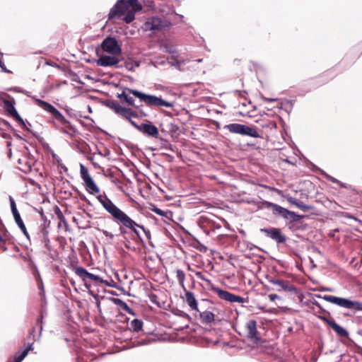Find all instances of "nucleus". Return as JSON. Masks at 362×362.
I'll use <instances>...</instances> for the list:
<instances>
[{
  "label": "nucleus",
  "instance_id": "obj_1",
  "mask_svg": "<svg viewBox=\"0 0 362 362\" xmlns=\"http://www.w3.org/2000/svg\"><path fill=\"white\" fill-rule=\"evenodd\" d=\"M96 198L117 224L122 225L127 228L130 229L136 236L140 237V233L136 228L144 230L143 226L136 223L127 214L119 209L105 194H99L96 196Z\"/></svg>",
  "mask_w": 362,
  "mask_h": 362
},
{
  "label": "nucleus",
  "instance_id": "obj_2",
  "mask_svg": "<svg viewBox=\"0 0 362 362\" xmlns=\"http://www.w3.org/2000/svg\"><path fill=\"white\" fill-rule=\"evenodd\" d=\"M130 93L149 107H172L173 106V103L163 100L161 97L146 94L137 90L130 88L122 91V93L117 95V97L120 99H123L129 105L137 107L138 106L134 103V98L129 95Z\"/></svg>",
  "mask_w": 362,
  "mask_h": 362
},
{
  "label": "nucleus",
  "instance_id": "obj_3",
  "mask_svg": "<svg viewBox=\"0 0 362 362\" xmlns=\"http://www.w3.org/2000/svg\"><path fill=\"white\" fill-rule=\"evenodd\" d=\"M36 102L37 105L43 109L45 111L52 115L58 124H56V127L63 134L68 135L70 138H74L76 136V130L71 124V123L62 115V114L56 109L52 105L48 103L44 100L33 97Z\"/></svg>",
  "mask_w": 362,
  "mask_h": 362
},
{
  "label": "nucleus",
  "instance_id": "obj_4",
  "mask_svg": "<svg viewBox=\"0 0 362 362\" xmlns=\"http://www.w3.org/2000/svg\"><path fill=\"white\" fill-rule=\"evenodd\" d=\"M313 297L322 298L327 302L338 305L342 308H346L354 311H362V303L357 300H352L349 298L331 295L321 296L320 294H314Z\"/></svg>",
  "mask_w": 362,
  "mask_h": 362
},
{
  "label": "nucleus",
  "instance_id": "obj_5",
  "mask_svg": "<svg viewBox=\"0 0 362 362\" xmlns=\"http://www.w3.org/2000/svg\"><path fill=\"white\" fill-rule=\"evenodd\" d=\"M138 0H119L110 9L108 19H120L133 6H137Z\"/></svg>",
  "mask_w": 362,
  "mask_h": 362
},
{
  "label": "nucleus",
  "instance_id": "obj_6",
  "mask_svg": "<svg viewBox=\"0 0 362 362\" xmlns=\"http://www.w3.org/2000/svg\"><path fill=\"white\" fill-rule=\"evenodd\" d=\"M232 134L247 136L252 138H260V135L255 128L239 123H231L223 127Z\"/></svg>",
  "mask_w": 362,
  "mask_h": 362
},
{
  "label": "nucleus",
  "instance_id": "obj_7",
  "mask_svg": "<svg viewBox=\"0 0 362 362\" xmlns=\"http://www.w3.org/2000/svg\"><path fill=\"white\" fill-rule=\"evenodd\" d=\"M170 25V23L168 21L162 18L153 16L147 18L142 28L145 31L156 33L162 30L166 27H168Z\"/></svg>",
  "mask_w": 362,
  "mask_h": 362
},
{
  "label": "nucleus",
  "instance_id": "obj_8",
  "mask_svg": "<svg viewBox=\"0 0 362 362\" xmlns=\"http://www.w3.org/2000/svg\"><path fill=\"white\" fill-rule=\"evenodd\" d=\"M105 105L112 110L115 113L122 116L124 119H130L131 117H137L138 115L136 112L129 108L122 107L117 100H107Z\"/></svg>",
  "mask_w": 362,
  "mask_h": 362
},
{
  "label": "nucleus",
  "instance_id": "obj_9",
  "mask_svg": "<svg viewBox=\"0 0 362 362\" xmlns=\"http://www.w3.org/2000/svg\"><path fill=\"white\" fill-rule=\"evenodd\" d=\"M4 108L7 112L8 115L15 119L16 121L19 122L25 130L30 132V129L26 127L25 122L23 118L20 116L18 111L15 107L16 100L14 98L11 100H3Z\"/></svg>",
  "mask_w": 362,
  "mask_h": 362
},
{
  "label": "nucleus",
  "instance_id": "obj_10",
  "mask_svg": "<svg viewBox=\"0 0 362 362\" xmlns=\"http://www.w3.org/2000/svg\"><path fill=\"white\" fill-rule=\"evenodd\" d=\"M212 290L218 296V297L223 300H225L230 303H244L246 302V299L240 296L231 293L227 291H224L218 287L212 288Z\"/></svg>",
  "mask_w": 362,
  "mask_h": 362
},
{
  "label": "nucleus",
  "instance_id": "obj_11",
  "mask_svg": "<svg viewBox=\"0 0 362 362\" xmlns=\"http://www.w3.org/2000/svg\"><path fill=\"white\" fill-rule=\"evenodd\" d=\"M101 48L103 51L112 54H119L122 49L118 45L117 40L114 37H106L101 44Z\"/></svg>",
  "mask_w": 362,
  "mask_h": 362
},
{
  "label": "nucleus",
  "instance_id": "obj_12",
  "mask_svg": "<svg viewBox=\"0 0 362 362\" xmlns=\"http://www.w3.org/2000/svg\"><path fill=\"white\" fill-rule=\"evenodd\" d=\"M269 282L276 286V290L278 291H286L291 293H296L297 291L296 287L288 281L272 278L269 280Z\"/></svg>",
  "mask_w": 362,
  "mask_h": 362
},
{
  "label": "nucleus",
  "instance_id": "obj_13",
  "mask_svg": "<svg viewBox=\"0 0 362 362\" xmlns=\"http://www.w3.org/2000/svg\"><path fill=\"white\" fill-rule=\"evenodd\" d=\"M260 231L264 233L267 237L275 240L277 243H284L286 241V236L281 233L279 228H262Z\"/></svg>",
  "mask_w": 362,
  "mask_h": 362
},
{
  "label": "nucleus",
  "instance_id": "obj_14",
  "mask_svg": "<svg viewBox=\"0 0 362 362\" xmlns=\"http://www.w3.org/2000/svg\"><path fill=\"white\" fill-rule=\"evenodd\" d=\"M318 318L326 322L339 337L346 338L349 337L348 331L338 325L333 319L321 315L318 316Z\"/></svg>",
  "mask_w": 362,
  "mask_h": 362
},
{
  "label": "nucleus",
  "instance_id": "obj_15",
  "mask_svg": "<svg viewBox=\"0 0 362 362\" xmlns=\"http://www.w3.org/2000/svg\"><path fill=\"white\" fill-rule=\"evenodd\" d=\"M246 336L250 340L258 342L260 338L257 335V322L255 320H250L245 325Z\"/></svg>",
  "mask_w": 362,
  "mask_h": 362
},
{
  "label": "nucleus",
  "instance_id": "obj_16",
  "mask_svg": "<svg viewBox=\"0 0 362 362\" xmlns=\"http://www.w3.org/2000/svg\"><path fill=\"white\" fill-rule=\"evenodd\" d=\"M139 132L148 136L158 139V129L150 122H148L147 123H142L141 127L139 128Z\"/></svg>",
  "mask_w": 362,
  "mask_h": 362
},
{
  "label": "nucleus",
  "instance_id": "obj_17",
  "mask_svg": "<svg viewBox=\"0 0 362 362\" xmlns=\"http://www.w3.org/2000/svg\"><path fill=\"white\" fill-rule=\"evenodd\" d=\"M118 63L119 60L116 57L109 55H102L97 60V64L104 67L116 66Z\"/></svg>",
  "mask_w": 362,
  "mask_h": 362
},
{
  "label": "nucleus",
  "instance_id": "obj_18",
  "mask_svg": "<svg viewBox=\"0 0 362 362\" xmlns=\"http://www.w3.org/2000/svg\"><path fill=\"white\" fill-rule=\"evenodd\" d=\"M267 206H271L270 210L272 214L276 216H280L284 219H286L288 214V210L274 203L267 204Z\"/></svg>",
  "mask_w": 362,
  "mask_h": 362
},
{
  "label": "nucleus",
  "instance_id": "obj_19",
  "mask_svg": "<svg viewBox=\"0 0 362 362\" xmlns=\"http://www.w3.org/2000/svg\"><path fill=\"white\" fill-rule=\"evenodd\" d=\"M142 9V6L139 2L137 6H133L129 10L121 19H122L126 23H132L135 18V13Z\"/></svg>",
  "mask_w": 362,
  "mask_h": 362
},
{
  "label": "nucleus",
  "instance_id": "obj_20",
  "mask_svg": "<svg viewBox=\"0 0 362 362\" xmlns=\"http://www.w3.org/2000/svg\"><path fill=\"white\" fill-rule=\"evenodd\" d=\"M185 301L192 310L199 312L197 301L195 298L194 294L192 292L188 291H186Z\"/></svg>",
  "mask_w": 362,
  "mask_h": 362
},
{
  "label": "nucleus",
  "instance_id": "obj_21",
  "mask_svg": "<svg viewBox=\"0 0 362 362\" xmlns=\"http://www.w3.org/2000/svg\"><path fill=\"white\" fill-rule=\"evenodd\" d=\"M202 323L209 325L215 320V315L209 310L199 312Z\"/></svg>",
  "mask_w": 362,
  "mask_h": 362
},
{
  "label": "nucleus",
  "instance_id": "obj_22",
  "mask_svg": "<svg viewBox=\"0 0 362 362\" xmlns=\"http://www.w3.org/2000/svg\"><path fill=\"white\" fill-rule=\"evenodd\" d=\"M86 190L91 194L95 195L100 191L99 187L96 185L93 178L84 182Z\"/></svg>",
  "mask_w": 362,
  "mask_h": 362
},
{
  "label": "nucleus",
  "instance_id": "obj_23",
  "mask_svg": "<svg viewBox=\"0 0 362 362\" xmlns=\"http://www.w3.org/2000/svg\"><path fill=\"white\" fill-rule=\"evenodd\" d=\"M112 301L121 309L126 311L129 314H134L133 310L129 307V305L122 300L119 298H112Z\"/></svg>",
  "mask_w": 362,
  "mask_h": 362
},
{
  "label": "nucleus",
  "instance_id": "obj_24",
  "mask_svg": "<svg viewBox=\"0 0 362 362\" xmlns=\"http://www.w3.org/2000/svg\"><path fill=\"white\" fill-rule=\"evenodd\" d=\"M176 278L179 284L182 286V288L185 290V274L181 269H177L176 272Z\"/></svg>",
  "mask_w": 362,
  "mask_h": 362
},
{
  "label": "nucleus",
  "instance_id": "obj_25",
  "mask_svg": "<svg viewBox=\"0 0 362 362\" xmlns=\"http://www.w3.org/2000/svg\"><path fill=\"white\" fill-rule=\"evenodd\" d=\"M75 273L81 277L83 281L88 278L90 272H88L83 267H76L75 269Z\"/></svg>",
  "mask_w": 362,
  "mask_h": 362
},
{
  "label": "nucleus",
  "instance_id": "obj_26",
  "mask_svg": "<svg viewBox=\"0 0 362 362\" xmlns=\"http://www.w3.org/2000/svg\"><path fill=\"white\" fill-rule=\"evenodd\" d=\"M167 52L172 54L170 59H172L173 62H171L170 63L172 65L177 66L179 65V62L177 60V57L178 56L177 52L175 50V49L172 47L167 48Z\"/></svg>",
  "mask_w": 362,
  "mask_h": 362
},
{
  "label": "nucleus",
  "instance_id": "obj_27",
  "mask_svg": "<svg viewBox=\"0 0 362 362\" xmlns=\"http://www.w3.org/2000/svg\"><path fill=\"white\" fill-rule=\"evenodd\" d=\"M80 173H81V177L82 180H83V182H86L88 180L92 178L90 177V175H89L88 169L82 164H81V166H80Z\"/></svg>",
  "mask_w": 362,
  "mask_h": 362
},
{
  "label": "nucleus",
  "instance_id": "obj_28",
  "mask_svg": "<svg viewBox=\"0 0 362 362\" xmlns=\"http://www.w3.org/2000/svg\"><path fill=\"white\" fill-rule=\"evenodd\" d=\"M12 239V235L6 229L4 228V230H1V234L0 233V243H5L6 241L11 240Z\"/></svg>",
  "mask_w": 362,
  "mask_h": 362
},
{
  "label": "nucleus",
  "instance_id": "obj_29",
  "mask_svg": "<svg viewBox=\"0 0 362 362\" xmlns=\"http://www.w3.org/2000/svg\"><path fill=\"white\" fill-rule=\"evenodd\" d=\"M143 322L138 319H134L131 322V327L135 332H139L142 329Z\"/></svg>",
  "mask_w": 362,
  "mask_h": 362
},
{
  "label": "nucleus",
  "instance_id": "obj_30",
  "mask_svg": "<svg viewBox=\"0 0 362 362\" xmlns=\"http://www.w3.org/2000/svg\"><path fill=\"white\" fill-rule=\"evenodd\" d=\"M125 68L131 71H134V69L139 66V62L136 61H127L124 63Z\"/></svg>",
  "mask_w": 362,
  "mask_h": 362
},
{
  "label": "nucleus",
  "instance_id": "obj_31",
  "mask_svg": "<svg viewBox=\"0 0 362 362\" xmlns=\"http://www.w3.org/2000/svg\"><path fill=\"white\" fill-rule=\"evenodd\" d=\"M287 216H288V217L286 219H290L293 222L298 221L301 220L302 218H303V217H304L303 216L298 215V214H296L295 212L289 211V210H288V214H287Z\"/></svg>",
  "mask_w": 362,
  "mask_h": 362
},
{
  "label": "nucleus",
  "instance_id": "obj_32",
  "mask_svg": "<svg viewBox=\"0 0 362 362\" xmlns=\"http://www.w3.org/2000/svg\"><path fill=\"white\" fill-rule=\"evenodd\" d=\"M28 352L29 349H25L21 354L16 355L13 358V362H21L28 355Z\"/></svg>",
  "mask_w": 362,
  "mask_h": 362
},
{
  "label": "nucleus",
  "instance_id": "obj_33",
  "mask_svg": "<svg viewBox=\"0 0 362 362\" xmlns=\"http://www.w3.org/2000/svg\"><path fill=\"white\" fill-rule=\"evenodd\" d=\"M267 204H272V202H268V201H264V200H262V201L259 200V202H257L256 206L259 209H270L271 206H267Z\"/></svg>",
  "mask_w": 362,
  "mask_h": 362
},
{
  "label": "nucleus",
  "instance_id": "obj_34",
  "mask_svg": "<svg viewBox=\"0 0 362 362\" xmlns=\"http://www.w3.org/2000/svg\"><path fill=\"white\" fill-rule=\"evenodd\" d=\"M297 207L300 209H301L303 211H308L310 210L313 209V206L310 205L305 204L303 202L299 201L298 204H297Z\"/></svg>",
  "mask_w": 362,
  "mask_h": 362
},
{
  "label": "nucleus",
  "instance_id": "obj_35",
  "mask_svg": "<svg viewBox=\"0 0 362 362\" xmlns=\"http://www.w3.org/2000/svg\"><path fill=\"white\" fill-rule=\"evenodd\" d=\"M13 216L15 222L18 226H20L24 224L19 212H16L15 214H13Z\"/></svg>",
  "mask_w": 362,
  "mask_h": 362
},
{
  "label": "nucleus",
  "instance_id": "obj_36",
  "mask_svg": "<svg viewBox=\"0 0 362 362\" xmlns=\"http://www.w3.org/2000/svg\"><path fill=\"white\" fill-rule=\"evenodd\" d=\"M195 275H196V276L198 279H199L206 282L208 285H211V280H209V279L206 278V276L201 272H195Z\"/></svg>",
  "mask_w": 362,
  "mask_h": 362
},
{
  "label": "nucleus",
  "instance_id": "obj_37",
  "mask_svg": "<svg viewBox=\"0 0 362 362\" xmlns=\"http://www.w3.org/2000/svg\"><path fill=\"white\" fill-rule=\"evenodd\" d=\"M9 201H10V205H11V209L12 214H15L16 212H18L17 207H16L15 200L11 196L9 197Z\"/></svg>",
  "mask_w": 362,
  "mask_h": 362
},
{
  "label": "nucleus",
  "instance_id": "obj_38",
  "mask_svg": "<svg viewBox=\"0 0 362 362\" xmlns=\"http://www.w3.org/2000/svg\"><path fill=\"white\" fill-rule=\"evenodd\" d=\"M88 279H90L95 281H98V282H100V283H105V281L102 279L99 276L95 275V274H92V273H90L89 276H88Z\"/></svg>",
  "mask_w": 362,
  "mask_h": 362
},
{
  "label": "nucleus",
  "instance_id": "obj_39",
  "mask_svg": "<svg viewBox=\"0 0 362 362\" xmlns=\"http://www.w3.org/2000/svg\"><path fill=\"white\" fill-rule=\"evenodd\" d=\"M3 53L0 54V68L1 69V70L6 73H9L10 71L8 70L2 60L3 59Z\"/></svg>",
  "mask_w": 362,
  "mask_h": 362
},
{
  "label": "nucleus",
  "instance_id": "obj_40",
  "mask_svg": "<svg viewBox=\"0 0 362 362\" xmlns=\"http://www.w3.org/2000/svg\"><path fill=\"white\" fill-rule=\"evenodd\" d=\"M18 227H19V228L21 229V230L22 231V233L24 234V235H25L28 239H29V238H30V236H29V234H28V231H27V229H26V228H25V224H23V225H21V226H18Z\"/></svg>",
  "mask_w": 362,
  "mask_h": 362
},
{
  "label": "nucleus",
  "instance_id": "obj_41",
  "mask_svg": "<svg viewBox=\"0 0 362 362\" xmlns=\"http://www.w3.org/2000/svg\"><path fill=\"white\" fill-rule=\"evenodd\" d=\"M102 233L106 238H108L110 240H113L115 238V235L108 232L107 230H103Z\"/></svg>",
  "mask_w": 362,
  "mask_h": 362
},
{
  "label": "nucleus",
  "instance_id": "obj_42",
  "mask_svg": "<svg viewBox=\"0 0 362 362\" xmlns=\"http://www.w3.org/2000/svg\"><path fill=\"white\" fill-rule=\"evenodd\" d=\"M310 303L315 305L316 307H317L319 308V310H322V312H326V310L322 308L321 305L320 304V303H318L317 300H315V299H313V300H310Z\"/></svg>",
  "mask_w": 362,
  "mask_h": 362
},
{
  "label": "nucleus",
  "instance_id": "obj_43",
  "mask_svg": "<svg viewBox=\"0 0 362 362\" xmlns=\"http://www.w3.org/2000/svg\"><path fill=\"white\" fill-rule=\"evenodd\" d=\"M310 303L315 305L316 307H317L319 308V310H322V312H326V310L322 308L321 305L320 304V303H318L317 300H315V299H313V300H310Z\"/></svg>",
  "mask_w": 362,
  "mask_h": 362
},
{
  "label": "nucleus",
  "instance_id": "obj_44",
  "mask_svg": "<svg viewBox=\"0 0 362 362\" xmlns=\"http://www.w3.org/2000/svg\"><path fill=\"white\" fill-rule=\"evenodd\" d=\"M287 200L289 203H291V204H293L295 206H297V204H298L299 201L298 199H296V198L294 197H289L287 198Z\"/></svg>",
  "mask_w": 362,
  "mask_h": 362
},
{
  "label": "nucleus",
  "instance_id": "obj_45",
  "mask_svg": "<svg viewBox=\"0 0 362 362\" xmlns=\"http://www.w3.org/2000/svg\"><path fill=\"white\" fill-rule=\"evenodd\" d=\"M132 117H131L130 119H127V120L129 121V122L136 129L139 131V128L141 127V124H136L134 121H133L132 119Z\"/></svg>",
  "mask_w": 362,
  "mask_h": 362
},
{
  "label": "nucleus",
  "instance_id": "obj_46",
  "mask_svg": "<svg viewBox=\"0 0 362 362\" xmlns=\"http://www.w3.org/2000/svg\"><path fill=\"white\" fill-rule=\"evenodd\" d=\"M47 233H48L47 230H44L43 235H44V238H45V246L46 247H47L48 243H49V238L47 237Z\"/></svg>",
  "mask_w": 362,
  "mask_h": 362
},
{
  "label": "nucleus",
  "instance_id": "obj_47",
  "mask_svg": "<svg viewBox=\"0 0 362 362\" xmlns=\"http://www.w3.org/2000/svg\"><path fill=\"white\" fill-rule=\"evenodd\" d=\"M269 298L271 301H274L276 299H278L279 298V296L277 295V294H269Z\"/></svg>",
  "mask_w": 362,
  "mask_h": 362
},
{
  "label": "nucleus",
  "instance_id": "obj_48",
  "mask_svg": "<svg viewBox=\"0 0 362 362\" xmlns=\"http://www.w3.org/2000/svg\"><path fill=\"white\" fill-rule=\"evenodd\" d=\"M146 237L147 239L150 240L151 239V233H150V230L148 229H146L144 228V230H142Z\"/></svg>",
  "mask_w": 362,
  "mask_h": 362
},
{
  "label": "nucleus",
  "instance_id": "obj_49",
  "mask_svg": "<svg viewBox=\"0 0 362 362\" xmlns=\"http://www.w3.org/2000/svg\"><path fill=\"white\" fill-rule=\"evenodd\" d=\"M125 228H126V227H124V226H123L122 225H120L119 230L120 233H121L122 235H124V234H126V233H127V230H126V229H125Z\"/></svg>",
  "mask_w": 362,
  "mask_h": 362
},
{
  "label": "nucleus",
  "instance_id": "obj_50",
  "mask_svg": "<svg viewBox=\"0 0 362 362\" xmlns=\"http://www.w3.org/2000/svg\"><path fill=\"white\" fill-rule=\"evenodd\" d=\"M153 211L156 214H158V215H160V216H163L164 212H163L161 209H158V208H156V209H154Z\"/></svg>",
  "mask_w": 362,
  "mask_h": 362
},
{
  "label": "nucleus",
  "instance_id": "obj_51",
  "mask_svg": "<svg viewBox=\"0 0 362 362\" xmlns=\"http://www.w3.org/2000/svg\"><path fill=\"white\" fill-rule=\"evenodd\" d=\"M57 211L58 212H57V216L58 218L62 221L63 220L64 218V216L62 214V213L61 212V211L59 210V208H57Z\"/></svg>",
  "mask_w": 362,
  "mask_h": 362
},
{
  "label": "nucleus",
  "instance_id": "obj_52",
  "mask_svg": "<svg viewBox=\"0 0 362 362\" xmlns=\"http://www.w3.org/2000/svg\"><path fill=\"white\" fill-rule=\"evenodd\" d=\"M156 298H157V296L154 294L150 296V300L153 303H156Z\"/></svg>",
  "mask_w": 362,
  "mask_h": 362
},
{
  "label": "nucleus",
  "instance_id": "obj_53",
  "mask_svg": "<svg viewBox=\"0 0 362 362\" xmlns=\"http://www.w3.org/2000/svg\"><path fill=\"white\" fill-rule=\"evenodd\" d=\"M259 202V200H257V199H251V200L248 201L247 202H248L249 204H252V205L256 206V205H257V202Z\"/></svg>",
  "mask_w": 362,
  "mask_h": 362
},
{
  "label": "nucleus",
  "instance_id": "obj_54",
  "mask_svg": "<svg viewBox=\"0 0 362 362\" xmlns=\"http://www.w3.org/2000/svg\"><path fill=\"white\" fill-rule=\"evenodd\" d=\"M328 179H329V180H330L331 182H332L334 183L338 182V180L332 176H328Z\"/></svg>",
  "mask_w": 362,
  "mask_h": 362
},
{
  "label": "nucleus",
  "instance_id": "obj_55",
  "mask_svg": "<svg viewBox=\"0 0 362 362\" xmlns=\"http://www.w3.org/2000/svg\"><path fill=\"white\" fill-rule=\"evenodd\" d=\"M269 125H271L272 127H276V124L274 122H269V124H263L262 127H269Z\"/></svg>",
  "mask_w": 362,
  "mask_h": 362
},
{
  "label": "nucleus",
  "instance_id": "obj_56",
  "mask_svg": "<svg viewBox=\"0 0 362 362\" xmlns=\"http://www.w3.org/2000/svg\"><path fill=\"white\" fill-rule=\"evenodd\" d=\"M262 98L265 100V101H269V102H274L276 100L275 99H270V98H265V97H262Z\"/></svg>",
  "mask_w": 362,
  "mask_h": 362
},
{
  "label": "nucleus",
  "instance_id": "obj_57",
  "mask_svg": "<svg viewBox=\"0 0 362 362\" xmlns=\"http://www.w3.org/2000/svg\"><path fill=\"white\" fill-rule=\"evenodd\" d=\"M149 341H146V340H141L139 342V344L140 345H145V344H147L148 343Z\"/></svg>",
  "mask_w": 362,
  "mask_h": 362
},
{
  "label": "nucleus",
  "instance_id": "obj_58",
  "mask_svg": "<svg viewBox=\"0 0 362 362\" xmlns=\"http://www.w3.org/2000/svg\"><path fill=\"white\" fill-rule=\"evenodd\" d=\"M42 317H43V316H42V315H41V316H40V317H38V318H37V325H40V324H41V323H42Z\"/></svg>",
  "mask_w": 362,
  "mask_h": 362
},
{
  "label": "nucleus",
  "instance_id": "obj_59",
  "mask_svg": "<svg viewBox=\"0 0 362 362\" xmlns=\"http://www.w3.org/2000/svg\"><path fill=\"white\" fill-rule=\"evenodd\" d=\"M322 291L332 292L333 289L332 288H324Z\"/></svg>",
  "mask_w": 362,
  "mask_h": 362
},
{
  "label": "nucleus",
  "instance_id": "obj_60",
  "mask_svg": "<svg viewBox=\"0 0 362 362\" xmlns=\"http://www.w3.org/2000/svg\"><path fill=\"white\" fill-rule=\"evenodd\" d=\"M182 314L181 315H182V317H189V316L187 313H183V312H182Z\"/></svg>",
  "mask_w": 362,
  "mask_h": 362
},
{
  "label": "nucleus",
  "instance_id": "obj_61",
  "mask_svg": "<svg viewBox=\"0 0 362 362\" xmlns=\"http://www.w3.org/2000/svg\"><path fill=\"white\" fill-rule=\"evenodd\" d=\"M32 348H33V344H31L26 349H29V351H30L32 349Z\"/></svg>",
  "mask_w": 362,
  "mask_h": 362
},
{
  "label": "nucleus",
  "instance_id": "obj_62",
  "mask_svg": "<svg viewBox=\"0 0 362 362\" xmlns=\"http://www.w3.org/2000/svg\"><path fill=\"white\" fill-rule=\"evenodd\" d=\"M197 61L198 62H201L202 61V59H197Z\"/></svg>",
  "mask_w": 362,
  "mask_h": 362
},
{
  "label": "nucleus",
  "instance_id": "obj_63",
  "mask_svg": "<svg viewBox=\"0 0 362 362\" xmlns=\"http://www.w3.org/2000/svg\"><path fill=\"white\" fill-rule=\"evenodd\" d=\"M104 284H105L106 285H108V286H110V284H108L106 281Z\"/></svg>",
  "mask_w": 362,
  "mask_h": 362
},
{
  "label": "nucleus",
  "instance_id": "obj_64",
  "mask_svg": "<svg viewBox=\"0 0 362 362\" xmlns=\"http://www.w3.org/2000/svg\"><path fill=\"white\" fill-rule=\"evenodd\" d=\"M319 313H324L325 312H322V310H319Z\"/></svg>",
  "mask_w": 362,
  "mask_h": 362
}]
</instances>
